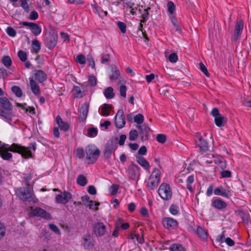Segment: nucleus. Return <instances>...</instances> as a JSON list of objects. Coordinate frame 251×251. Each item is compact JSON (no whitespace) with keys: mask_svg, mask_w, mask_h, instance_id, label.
<instances>
[{"mask_svg":"<svg viewBox=\"0 0 251 251\" xmlns=\"http://www.w3.org/2000/svg\"><path fill=\"white\" fill-rule=\"evenodd\" d=\"M29 149L35 151L36 149V144L32 143L30 144L28 147H25L15 143L10 146L0 142V156L3 160H9L12 157V154L9 151H12L21 154L25 158H31L32 152Z\"/></svg>","mask_w":251,"mask_h":251,"instance_id":"f257e3e1","label":"nucleus"},{"mask_svg":"<svg viewBox=\"0 0 251 251\" xmlns=\"http://www.w3.org/2000/svg\"><path fill=\"white\" fill-rule=\"evenodd\" d=\"M161 178V172L157 168H154L148 180L147 186L151 190H155L158 186Z\"/></svg>","mask_w":251,"mask_h":251,"instance_id":"f03ea898","label":"nucleus"},{"mask_svg":"<svg viewBox=\"0 0 251 251\" xmlns=\"http://www.w3.org/2000/svg\"><path fill=\"white\" fill-rule=\"evenodd\" d=\"M159 197L164 201H170L173 198V191L170 185L167 183H162L157 190Z\"/></svg>","mask_w":251,"mask_h":251,"instance_id":"7ed1b4c3","label":"nucleus"},{"mask_svg":"<svg viewBox=\"0 0 251 251\" xmlns=\"http://www.w3.org/2000/svg\"><path fill=\"white\" fill-rule=\"evenodd\" d=\"M86 159L89 164L94 163L98 158L100 151L95 145H90L85 148Z\"/></svg>","mask_w":251,"mask_h":251,"instance_id":"20e7f679","label":"nucleus"},{"mask_svg":"<svg viewBox=\"0 0 251 251\" xmlns=\"http://www.w3.org/2000/svg\"><path fill=\"white\" fill-rule=\"evenodd\" d=\"M211 115L214 118L215 125L219 127L223 126L226 122V119L223 115L221 114L217 108H214L211 112Z\"/></svg>","mask_w":251,"mask_h":251,"instance_id":"39448f33","label":"nucleus"},{"mask_svg":"<svg viewBox=\"0 0 251 251\" xmlns=\"http://www.w3.org/2000/svg\"><path fill=\"white\" fill-rule=\"evenodd\" d=\"M0 102L2 106V107L5 110H2L1 109V111L4 113L8 114L9 117L8 118L3 117L5 120L8 121L11 120V111L12 109V105L9 100L6 97H3L0 98Z\"/></svg>","mask_w":251,"mask_h":251,"instance_id":"423d86ee","label":"nucleus"},{"mask_svg":"<svg viewBox=\"0 0 251 251\" xmlns=\"http://www.w3.org/2000/svg\"><path fill=\"white\" fill-rule=\"evenodd\" d=\"M162 224L164 228L169 230L176 229L178 226L177 221L171 217H164Z\"/></svg>","mask_w":251,"mask_h":251,"instance_id":"0eeeda50","label":"nucleus"},{"mask_svg":"<svg viewBox=\"0 0 251 251\" xmlns=\"http://www.w3.org/2000/svg\"><path fill=\"white\" fill-rule=\"evenodd\" d=\"M105 225L101 222H98L94 225L93 232L96 236L100 237L104 235L106 233Z\"/></svg>","mask_w":251,"mask_h":251,"instance_id":"6e6552de","label":"nucleus"},{"mask_svg":"<svg viewBox=\"0 0 251 251\" xmlns=\"http://www.w3.org/2000/svg\"><path fill=\"white\" fill-rule=\"evenodd\" d=\"M20 25L25 26H28L32 33L37 36L39 35L42 31V28L38 24L31 22H22L20 23Z\"/></svg>","mask_w":251,"mask_h":251,"instance_id":"1a4fd4ad","label":"nucleus"},{"mask_svg":"<svg viewBox=\"0 0 251 251\" xmlns=\"http://www.w3.org/2000/svg\"><path fill=\"white\" fill-rule=\"evenodd\" d=\"M115 125L117 128H122L126 125V121L124 117V111L122 109L119 110L115 117Z\"/></svg>","mask_w":251,"mask_h":251,"instance_id":"9d476101","label":"nucleus"},{"mask_svg":"<svg viewBox=\"0 0 251 251\" xmlns=\"http://www.w3.org/2000/svg\"><path fill=\"white\" fill-rule=\"evenodd\" d=\"M18 195L24 201H29L32 199V193L29 187L20 188L18 189Z\"/></svg>","mask_w":251,"mask_h":251,"instance_id":"9b49d317","label":"nucleus"},{"mask_svg":"<svg viewBox=\"0 0 251 251\" xmlns=\"http://www.w3.org/2000/svg\"><path fill=\"white\" fill-rule=\"evenodd\" d=\"M127 172L129 177L131 179L135 180L137 179L140 176V168L137 165L132 164L128 167Z\"/></svg>","mask_w":251,"mask_h":251,"instance_id":"f8f14e48","label":"nucleus"},{"mask_svg":"<svg viewBox=\"0 0 251 251\" xmlns=\"http://www.w3.org/2000/svg\"><path fill=\"white\" fill-rule=\"evenodd\" d=\"M244 28V22L242 20H237L235 26L234 34L232 40H237L241 36Z\"/></svg>","mask_w":251,"mask_h":251,"instance_id":"ddd939ff","label":"nucleus"},{"mask_svg":"<svg viewBox=\"0 0 251 251\" xmlns=\"http://www.w3.org/2000/svg\"><path fill=\"white\" fill-rule=\"evenodd\" d=\"M214 194L215 195L221 196L227 199H230L232 196L231 191L225 188L222 186L215 188Z\"/></svg>","mask_w":251,"mask_h":251,"instance_id":"4468645a","label":"nucleus"},{"mask_svg":"<svg viewBox=\"0 0 251 251\" xmlns=\"http://www.w3.org/2000/svg\"><path fill=\"white\" fill-rule=\"evenodd\" d=\"M31 213L33 216H39L45 219H50L51 218L50 215L49 213L39 207L32 209Z\"/></svg>","mask_w":251,"mask_h":251,"instance_id":"2eb2a0df","label":"nucleus"},{"mask_svg":"<svg viewBox=\"0 0 251 251\" xmlns=\"http://www.w3.org/2000/svg\"><path fill=\"white\" fill-rule=\"evenodd\" d=\"M93 237L90 234L85 235L82 239L81 244L85 249L90 250L94 246Z\"/></svg>","mask_w":251,"mask_h":251,"instance_id":"dca6fc26","label":"nucleus"},{"mask_svg":"<svg viewBox=\"0 0 251 251\" xmlns=\"http://www.w3.org/2000/svg\"><path fill=\"white\" fill-rule=\"evenodd\" d=\"M72 198V195L70 192L64 191L62 194H59L56 196L57 202L62 204L67 203Z\"/></svg>","mask_w":251,"mask_h":251,"instance_id":"f3484780","label":"nucleus"},{"mask_svg":"<svg viewBox=\"0 0 251 251\" xmlns=\"http://www.w3.org/2000/svg\"><path fill=\"white\" fill-rule=\"evenodd\" d=\"M33 77L35 81L42 83L47 79V75L42 70H35L33 72Z\"/></svg>","mask_w":251,"mask_h":251,"instance_id":"a211bd4d","label":"nucleus"},{"mask_svg":"<svg viewBox=\"0 0 251 251\" xmlns=\"http://www.w3.org/2000/svg\"><path fill=\"white\" fill-rule=\"evenodd\" d=\"M117 149V146L112 142L108 143L105 148L103 154L104 157L108 159L110 157L113 151H114Z\"/></svg>","mask_w":251,"mask_h":251,"instance_id":"6ab92c4d","label":"nucleus"},{"mask_svg":"<svg viewBox=\"0 0 251 251\" xmlns=\"http://www.w3.org/2000/svg\"><path fill=\"white\" fill-rule=\"evenodd\" d=\"M89 105L87 102L82 104L79 109V117L82 121L86 120L88 113Z\"/></svg>","mask_w":251,"mask_h":251,"instance_id":"aec40b11","label":"nucleus"},{"mask_svg":"<svg viewBox=\"0 0 251 251\" xmlns=\"http://www.w3.org/2000/svg\"><path fill=\"white\" fill-rule=\"evenodd\" d=\"M57 37L53 35L47 37L45 40L46 46L49 49H52L56 45Z\"/></svg>","mask_w":251,"mask_h":251,"instance_id":"412c9836","label":"nucleus"},{"mask_svg":"<svg viewBox=\"0 0 251 251\" xmlns=\"http://www.w3.org/2000/svg\"><path fill=\"white\" fill-rule=\"evenodd\" d=\"M212 206L218 210H222L227 206V204L220 199H217L212 201Z\"/></svg>","mask_w":251,"mask_h":251,"instance_id":"4be33fe9","label":"nucleus"},{"mask_svg":"<svg viewBox=\"0 0 251 251\" xmlns=\"http://www.w3.org/2000/svg\"><path fill=\"white\" fill-rule=\"evenodd\" d=\"M55 122L61 130L66 132L69 130L70 127L69 124L63 121L60 116H57L55 118Z\"/></svg>","mask_w":251,"mask_h":251,"instance_id":"5701e85b","label":"nucleus"},{"mask_svg":"<svg viewBox=\"0 0 251 251\" xmlns=\"http://www.w3.org/2000/svg\"><path fill=\"white\" fill-rule=\"evenodd\" d=\"M196 144L201 151H205L208 149V144L202 137L201 136L198 138L196 141Z\"/></svg>","mask_w":251,"mask_h":251,"instance_id":"b1692460","label":"nucleus"},{"mask_svg":"<svg viewBox=\"0 0 251 251\" xmlns=\"http://www.w3.org/2000/svg\"><path fill=\"white\" fill-rule=\"evenodd\" d=\"M72 92L74 97L76 98H81L85 95V91L78 86L73 87Z\"/></svg>","mask_w":251,"mask_h":251,"instance_id":"393cba45","label":"nucleus"},{"mask_svg":"<svg viewBox=\"0 0 251 251\" xmlns=\"http://www.w3.org/2000/svg\"><path fill=\"white\" fill-rule=\"evenodd\" d=\"M29 84L32 93L35 95H38L40 92V87L33 79V78H29Z\"/></svg>","mask_w":251,"mask_h":251,"instance_id":"a878e982","label":"nucleus"},{"mask_svg":"<svg viewBox=\"0 0 251 251\" xmlns=\"http://www.w3.org/2000/svg\"><path fill=\"white\" fill-rule=\"evenodd\" d=\"M136 158L137 163L143 167L145 169L148 170L150 168L149 162L146 160L143 156L136 155Z\"/></svg>","mask_w":251,"mask_h":251,"instance_id":"bb28decb","label":"nucleus"},{"mask_svg":"<svg viewBox=\"0 0 251 251\" xmlns=\"http://www.w3.org/2000/svg\"><path fill=\"white\" fill-rule=\"evenodd\" d=\"M151 9L150 7L147 9H141L139 8L138 11L141 15L142 19L140 20L141 23H145L147 20L149 19V10Z\"/></svg>","mask_w":251,"mask_h":251,"instance_id":"cd10ccee","label":"nucleus"},{"mask_svg":"<svg viewBox=\"0 0 251 251\" xmlns=\"http://www.w3.org/2000/svg\"><path fill=\"white\" fill-rule=\"evenodd\" d=\"M112 108V106L108 104H103L101 106L100 114L103 116H108L110 115V110Z\"/></svg>","mask_w":251,"mask_h":251,"instance_id":"c85d7f7f","label":"nucleus"},{"mask_svg":"<svg viewBox=\"0 0 251 251\" xmlns=\"http://www.w3.org/2000/svg\"><path fill=\"white\" fill-rule=\"evenodd\" d=\"M194 182V176L193 175H190L187 177L186 183V188L191 192L193 193L194 192V189L192 187V184Z\"/></svg>","mask_w":251,"mask_h":251,"instance_id":"c756f323","label":"nucleus"},{"mask_svg":"<svg viewBox=\"0 0 251 251\" xmlns=\"http://www.w3.org/2000/svg\"><path fill=\"white\" fill-rule=\"evenodd\" d=\"M120 74L119 70L116 66L112 67V73L109 75V78L111 81H116L118 79Z\"/></svg>","mask_w":251,"mask_h":251,"instance_id":"7c9ffc66","label":"nucleus"},{"mask_svg":"<svg viewBox=\"0 0 251 251\" xmlns=\"http://www.w3.org/2000/svg\"><path fill=\"white\" fill-rule=\"evenodd\" d=\"M197 234L199 236V237L205 240L207 238V231L200 226H197Z\"/></svg>","mask_w":251,"mask_h":251,"instance_id":"2f4dec72","label":"nucleus"},{"mask_svg":"<svg viewBox=\"0 0 251 251\" xmlns=\"http://www.w3.org/2000/svg\"><path fill=\"white\" fill-rule=\"evenodd\" d=\"M169 210L172 215L174 216L177 215L179 212V206L176 204L173 203L171 204Z\"/></svg>","mask_w":251,"mask_h":251,"instance_id":"473e14b6","label":"nucleus"},{"mask_svg":"<svg viewBox=\"0 0 251 251\" xmlns=\"http://www.w3.org/2000/svg\"><path fill=\"white\" fill-rule=\"evenodd\" d=\"M213 161L215 164L219 166L221 169H224L226 168V163L223 158L221 157H218L214 159Z\"/></svg>","mask_w":251,"mask_h":251,"instance_id":"72a5a7b5","label":"nucleus"},{"mask_svg":"<svg viewBox=\"0 0 251 251\" xmlns=\"http://www.w3.org/2000/svg\"><path fill=\"white\" fill-rule=\"evenodd\" d=\"M104 95L108 99H112L114 97L113 88L109 87L105 89L104 91Z\"/></svg>","mask_w":251,"mask_h":251,"instance_id":"f704fd0d","label":"nucleus"},{"mask_svg":"<svg viewBox=\"0 0 251 251\" xmlns=\"http://www.w3.org/2000/svg\"><path fill=\"white\" fill-rule=\"evenodd\" d=\"M170 251H186L185 249L180 244H174L170 247Z\"/></svg>","mask_w":251,"mask_h":251,"instance_id":"c9c22d12","label":"nucleus"},{"mask_svg":"<svg viewBox=\"0 0 251 251\" xmlns=\"http://www.w3.org/2000/svg\"><path fill=\"white\" fill-rule=\"evenodd\" d=\"M76 181L77 184L81 186H85L87 183V179L82 175L78 176Z\"/></svg>","mask_w":251,"mask_h":251,"instance_id":"e433bc0d","label":"nucleus"},{"mask_svg":"<svg viewBox=\"0 0 251 251\" xmlns=\"http://www.w3.org/2000/svg\"><path fill=\"white\" fill-rule=\"evenodd\" d=\"M32 46L33 50L35 53H38L41 49L40 44L37 40H34L32 41Z\"/></svg>","mask_w":251,"mask_h":251,"instance_id":"4c0bfd02","label":"nucleus"},{"mask_svg":"<svg viewBox=\"0 0 251 251\" xmlns=\"http://www.w3.org/2000/svg\"><path fill=\"white\" fill-rule=\"evenodd\" d=\"M2 62L5 67L8 68L11 65L12 60L9 56H5L2 58Z\"/></svg>","mask_w":251,"mask_h":251,"instance_id":"58836bf2","label":"nucleus"},{"mask_svg":"<svg viewBox=\"0 0 251 251\" xmlns=\"http://www.w3.org/2000/svg\"><path fill=\"white\" fill-rule=\"evenodd\" d=\"M138 136V133L136 130H130L129 133V140L131 141H135Z\"/></svg>","mask_w":251,"mask_h":251,"instance_id":"ea45409f","label":"nucleus"},{"mask_svg":"<svg viewBox=\"0 0 251 251\" xmlns=\"http://www.w3.org/2000/svg\"><path fill=\"white\" fill-rule=\"evenodd\" d=\"M98 129L95 127L90 128L87 130L88 136L91 137H94L98 134Z\"/></svg>","mask_w":251,"mask_h":251,"instance_id":"a19ab883","label":"nucleus"},{"mask_svg":"<svg viewBox=\"0 0 251 251\" xmlns=\"http://www.w3.org/2000/svg\"><path fill=\"white\" fill-rule=\"evenodd\" d=\"M12 92L16 95L18 97H21L23 94L21 89L17 86H14L12 87Z\"/></svg>","mask_w":251,"mask_h":251,"instance_id":"79ce46f5","label":"nucleus"},{"mask_svg":"<svg viewBox=\"0 0 251 251\" xmlns=\"http://www.w3.org/2000/svg\"><path fill=\"white\" fill-rule=\"evenodd\" d=\"M18 56L22 62H25L27 60V53L22 50H20L18 52Z\"/></svg>","mask_w":251,"mask_h":251,"instance_id":"37998d69","label":"nucleus"},{"mask_svg":"<svg viewBox=\"0 0 251 251\" xmlns=\"http://www.w3.org/2000/svg\"><path fill=\"white\" fill-rule=\"evenodd\" d=\"M171 22L172 23V24L173 25L174 27H175V31H178V32H180L181 31V28L179 26V25H178V22L177 21V20L172 17V18H171Z\"/></svg>","mask_w":251,"mask_h":251,"instance_id":"c03bdc74","label":"nucleus"},{"mask_svg":"<svg viewBox=\"0 0 251 251\" xmlns=\"http://www.w3.org/2000/svg\"><path fill=\"white\" fill-rule=\"evenodd\" d=\"M75 61L80 64L83 65L86 63V58L84 55L79 54L76 56Z\"/></svg>","mask_w":251,"mask_h":251,"instance_id":"a18cd8bd","label":"nucleus"},{"mask_svg":"<svg viewBox=\"0 0 251 251\" xmlns=\"http://www.w3.org/2000/svg\"><path fill=\"white\" fill-rule=\"evenodd\" d=\"M100 205L99 202H96L93 201H90L86 206L88 207L90 209L97 210L98 206Z\"/></svg>","mask_w":251,"mask_h":251,"instance_id":"49530a36","label":"nucleus"},{"mask_svg":"<svg viewBox=\"0 0 251 251\" xmlns=\"http://www.w3.org/2000/svg\"><path fill=\"white\" fill-rule=\"evenodd\" d=\"M49 227L50 229H51L53 232H54L56 234L60 235L61 232L58 227L53 224H49Z\"/></svg>","mask_w":251,"mask_h":251,"instance_id":"de8ad7c7","label":"nucleus"},{"mask_svg":"<svg viewBox=\"0 0 251 251\" xmlns=\"http://www.w3.org/2000/svg\"><path fill=\"white\" fill-rule=\"evenodd\" d=\"M167 8L170 14H173L175 11L176 6L172 1H170L167 3Z\"/></svg>","mask_w":251,"mask_h":251,"instance_id":"09e8293b","label":"nucleus"},{"mask_svg":"<svg viewBox=\"0 0 251 251\" xmlns=\"http://www.w3.org/2000/svg\"><path fill=\"white\" fill-rule=\"evenodd\" d=\"M93 10L96 14H100L102 12V9L100 6H99L96 1L94 2V3L92 4Z\"/></svg>","mask_w":251,"mask_h":251,"instance_id":"8fccbe9b","label":"nucleus"},{"mask_svg":"<svg viewBox=\"0 0 251 251\" xmlns=\"http://www.w3.org/2000/svg\"><path fill=\"white\" fill-rule=\"evenodd\" d=\"M7 34L10 37H14L16 35V31L12 27L9 26L6 29Z\"/></svg>","mask_w":251,"mask_h":251,"instance_id":"3c124183","label":"nucleus"},{"mask_svg":"<svg viewBox=\"0 0 251 251\" xmlns=\"http://www.w3.org/2000/svg\"><path fill=\"white\" fill-rule=\"evenodd\" d=\"M117 25L122 33H126V25L125 23L122 22H118L117 23Z\"/></svg>","mask_w":251,"mask_h":251,"instance_id":"603ef678","label":"nucleus"},{"mask_svg":"<svg viewBox=\"0 0 251 251\" xmlns=\"http://www.w3.org/2000/svg\"><path fill=\"white\" fill-rule=\"evenodd\" d=\"M134 121L137 124H141L144 121V116L141 114H138L134 117Z\"/></svg>","mask_w":251,"mask_h":251,"instance_id":"864d4df0","label":"nucleus"},{"mask_svg":"<svg viewBox=\"0 0 251 251\" xmlns=\"http://www.w3.org/2000/svg\"><path fill=\"white\" fill-rule=\"evenodd\" d=\"M20 1L22 7L25 12H28L29 11V7L27 3V0H20Z\"/></svg>","mask_w":251,"mask_h":251,"instance_id":"5fc2aeb1","label":"nucleus"},{"mask_svg":"<svg viewBox=\"0 0 251 251\" xmlns=\"http://www.w3.org/2000/svg\"><path fill=\"white\" fill-rule=\"evenodd\" d=\"M88 81L91 86L94 87L97 85V78L93 75L89 76Z\"/></svg>","mask_w":251,"mask_h":251,"instance_id":"6e6d98bb","label":"nucleus"},{"mask_svg":"<svg viewBox=\"0 0 251 251\" xmlns=\"http://www.w3.org/2000/svg\"><path fill=\"white\" fill-rule=\"evenodd\" d=\"M199 66H200V70L201 71L207 76H209V74L207 71V68H206V67L204 66V65L203 64L202 62H201L200 63H199Z\"/></svg>","mask_w":251,"mask_h":251,"instance_id":"4d7b16f0","label":"nucleus"},{"mask_svg":"<svg viewBox=\"0 0 251 251\" xmlns=\"http://www.w3.org/2000/svg\"><path fill=\"white\" fill-rule=\"evenodd\" d=\"M168 59L172 63H176L178 60V57L176 53H172L169 56Z\"/></svg>","mask_w":251,"mask_h":251,"instance_id":"13d9d810","label":"nucleus"},{"mask_svg":"<svg viewBox=\"0 0 251 251\" xmlns=\"http://www.w3.org/2000/svg\"><path fill=\"white\" fill-rule=\"evenodd\" d=\"M157 141L160 143H164L166 141V137L164 134H159L156 137Z\"/></svg>","mask_w":251,"mask_h":251,"instance_id":"bf43d9fd","label":"nucleus"},{"mask_svg":"<svg viewBox=\"0 0 251 251\" xmlns=\"http://www.w3.org/2000/svg\"><path fill=\"white\" fill-rule=\"evenodd\" d=\"M119 189V186L117 185L113 184L109 188V191L111 195H115L117 194Z\"/></svg>","mask_w":251,"mask_h":251,"instance_id":"052dcab7","label":"nucleus"},{"mask_svg":"<svg viewBox=\"0 0 251 251\" xmlns=\"http://www.w3.org/2000/svg\"><path fill=\"white\" fill-rule=\"evenodd\" d=\"M5 235V227L3 224L0 222V239H2Z\"/></svg>","mask_w":251,"mask_h":251,"instance_id":"680f3d73","label":"nucleus"},{"mask_svg":"<svg viewBox=\"0 0 251 251\" xmlns=\"http://www.w3.org/2000/svg\"><path fill=\"white\" fill-rule=\"evenodd\" d=\"M126 87L125 85H121L120 87V95L126 98Z\"/></svg>","mask_w":251,"mask_h":251,"instance_id":"e2e57ef3","label":"nucleus"},{"mask_svg":"<svg viewBox=\"0 0 251 251\" xmlns=\"http://www.w3.org/2000/svg\"><path fill=\"white\" fill-rule=\"evenodd\" d=\"M76 156L79 158H82L84 156V152L83 149L78 148L76 151Z\"/></svg>","mask_w":251,"mask_h":251,"instance_id":"0e129e2a","label":"nucleus"},{"mask_svg":"<svg viewBox=\"0 0 251 251\" xmlns=\"http://www.w3.org/2000/svg\"><path fill=\"white\" fill-rule=\"evenodd\" d=\"M142 23H141V22L140 21V24L138 26V31H141L143 37L145 38L146 39L148 40L147 34L145 33V31H143V25Z\"/></svg>","mask_w":251,"mask_h":251,"instance_id":"69168bd1","label":"nucleus"},{"mask_svg":"<svg viewBox=\"0 0 251 251\" xmlns=\"http://www.w3.org/2000/svg\"><path fill=\"white\" fill-rule=\"evenodd\" d=\"M38 18V14L35 11H32L30 14L29 19L31 20H36Z\"/></svg>","mask_w":251,"mask_h":251,"instance_id":"338daca9","label":"nucleus"},{"mask_svg":"<svg viewBox=\"0 0 251 251\" xmlns=\"http://www.w3.org/2000/svg\"><path fill=\"white\" fill-rule=\"evenodd\" d=\"M231 176V173L229 171L223 170L221 172L222 177H230Z\"/></svg>","mask_w":251,"mask_h":251,"instance_id":"774afa93","label":"nucleus"}]
</instances>
